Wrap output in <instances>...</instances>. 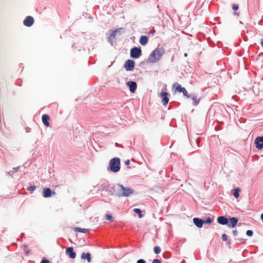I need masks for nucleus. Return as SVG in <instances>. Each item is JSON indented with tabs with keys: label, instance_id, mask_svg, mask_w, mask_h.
<instances>
[{
	"label": "nucleus",
	"instance_id": "72a5a7b5",
	"mask_svg": "<svg viewBox=\"0 0 263 263\" xmlns=\"http://www.w3.org/2000/svg\"><path fill=\"white\" fill-rule=\"evenodd\" d=\"M41 263H51V262L49 259L44 258L42 259Z\"/></svg>",
	"mask_w": 263,
	"mask_h": 263
},
{
	"label": "nucleus",
	"instance_id": "f3484780",
	"mask_svg": "<svg viewBox=\"0 0 263 263\" xmlns=\"http://www.w3.org/2000/svg\"><path fill=\"white\" fill-rule=\"evenodd\" d=\"M187 98H191L193 100V104L194 106L197 105L200 101V98H198L197 96L194 93H191L188 95Z\"/></svg>",
	"mask_w": 263,
	"mask_h": 263
},
{
	"label": "nucleus",
	"instance_id": "a18cd8bd",
	"mask_svg": "<svg viewBox=\"0 0 263 263\" xmlns=\"http://www.w3.org/2000/svg\"><path fill=\"white\" fill-rule=\"evenodd\" d=\"M184 57H186L187 56V53H185L184 54Z\"/></svg>",
	"mask_w": 263,
	"mask_h": 263
},
{
	"label": "nucleus",
	"instance_id": "6e6552de",
	"mask_svg": "<svg viewBox=\"0 0 263 263\" xmlns=\"http://www.w3.org/2000/svg\"><path fill=\"white\" fill-rule=\"evenodd\" d=\"M43 196L44 198H50L52 195H55L54 191H52L50 188L44 187L43 190Z\"/></svg>",
	"mask_w": 263,
	"mask_h": 263
},
{
	"label": "nucleus",
	"instance_id": "bb28decb",
	"mask_svg": "<svg viewBox=\"0 0 263 263\" xmlns=\"http://www.w3.org/2000/svg\"><path fill=\"white\" fill-rule=\"evenodd\" d=\"M203 224H210L212 222V219L210 217H208L206 219H203Z\"/></svg>",
	"mask_w": 263,
	"mask_h": 263
},
{
	"label": "nucleus",
	"instance_id": "c756f323",
	"mask_svg": "<svg viewBox=\"0 0 263 263\" xmlns=\"http://www.w3.org/2000/svg\"><path fill=\"white\" fill-rule=\"evenodd\" d=\"M36 189V186L34 185L29 186L27 187V190L28 191H34Z\"/></svg>",
	"mask_w": 263,
	"mask_h": 263
},
{
	"label": "nucleus",
	"instance_id": "7ed1b4c3",
	"mask_svg": "<svg viewBox=\"0 0 263 263\" xmlns=\"http://www.w3.org/2000/svg\"><path fill=\"white\" fill-rule=\"evenodd\" d=\"M142 50L140 47H134L130 50V57L134 59H137L142 55Z\"/></svg>",
	"mask_w": 263,
	"mask_h": 263
},
{
	"label": "nucleus",
	"instance_id": "7c9ffc66",
	"mask_svg": "<svg viewBox=\"0 0 263 263\" xmlns=\"http://www.w3.org/2000/svg\"><path fill=\"white\" fill-rule=\"evenodd\" d=\"M246 235L249 236V237H251L253 236V232L252 230H247L246 231Z\"/></svg>",
	"mask_w": 263,
	"mask_h": 263
},
{
	"label": "nucleus",
	"instance_id": "b1692460",
	"mask_svg": "<svg viewBox=\"0 0 263 263\" xmlns=\"http://www.w3.org/2000/svg\"><path fill=\"white\" fill-rule=\"evenodd\" d=\"M74 230L76 232H81V233H85L88 232V231H89L88 229H83V228H79V227L75 228Z\"/></svg>",
	"mask_w": 263,
	"mask_h": 263
},
{
	"label": "nucleus",
	"instance_id": "a19ab883",
	"mask_svg": "<svg viewBox=\"0 0 263 263\" xmlns=\"http://www.w3.org/2000/svg\"><path fill=\"white\" fill-rule=\"evenodd\" d=\"M30 252V250H27L25 251V253L26 255H28Z\"/></svg>",
	"mask_w": 263,
	"mask_h": 263
},
{
	"label": "nucleus",
	"instance_id": "f704fd0d",
	"mask_svg": "<svg viewBox=\"0 0 263 263\" xmlns=\"http://www.w3.org/2000/svg\"><path fill=\"white\" fill-rule=\"evenodd\" d=\"M232 8L234 11H236L239 8V6L237 4H233L232 6Z\"/></svg>",
	"mask_w": 263,
	"mask_h": 263
},
{
	"label": "nucleus",
	"instance_id": "58836bf2",
	"mask_svg": "<svg viewBox=\"0 0 263 263\" xmlns=\"http://www.w3.org/2000/svg\"><path fill=\"white\" fill-rule=\"evenodd\" d=\"M237 240L241 242H245L246 241V239L243 238H238Z\"/></svg>",
	"mask_w": 263,
	"mask_h": 263
},
{
	"label": "nucleus",
	"instance_id": "de8ad7c7",
	"mask_svg": "<svg viewBox=\"0 0 263 263\" xmlns=\"http://www.w3.org/2000/svg\"><path fill=\"white\" fill-rule=\"evenodd\" d=\"M21 235H22V236H24V233H22L21 234Z\"/></svg>",
	"mask_w": 263,
	"mask_h": 263
},
{
	"label": "nucleus",
	"instance_id": "09e8293b",
	"mask_svg": "<svg viewBox=\"0 0 263 263\" xmlns=\"http://www.w3.org/2000/svg\"><path fill=\"white\" fill-rule=\"evenodd\" d=\"M12 244H13V245H16V243H13Z\"/></svg>",
	"mask_w": 263,
	"mask_h": 263
},
{
	"label": "nucleus",
	"instance_id": "5701e85b",
	"mask_svg": "<svg viewBox=\"0 0 263 263\" xmlns=\"http://www.w3.org/2000/svg\"><path fill=\"white\" fill-rule=\"evenodd\" d=\"M241 190L239 187H236L234 189L233 196L235 198H238L239 197V192Z\"/></svg>",
	"mask_w": 263,
	"mask_h": 263
},
{
	"label": "nucleus",
	"instance_id": "a878e982",
	"mask_svg": "<svg viewBox=\"0 0 263 263\" xmlns=\"http://www.w3.org/2000/svg\"><path fill=\"white\" fill-rule=\"evenodd\" d=\"M133 211L138 214L139 218H141L143 217V215L142 214V211L140 209L135 208L133 210Z\"/></svg>",
	"mask_w": 263,
	"mask_h": 263
},
{
	"label": "nucleus",
	"instance_id": "c03bdc74",
	"mask_svg": "<svg viewBox=\"0 0 263 263\" xmlns=\"http://www.w3.org/2000/svg\"><path fill=\"white\" fill-rule=\"evenodd\" d=\"M27 246H28L26 244H24V245H22V247H25V248H27Z\"/></svg>",
	"mask_w": 263,
	"mask_h": 263
},
{
	"label": "nucleus",
	"instance_id": "1a4fd4ad",
	"mask_svg": "<svg viewBox=\"0 0 263 263\" xmlns=\"http://www.w3.org/2000/svg\"><path fill=\"white\" fill-rule=\"evenodd\" d=\"M160 96L162 99V103L163 105H166L169 102V96L170 94L167 92L162 91L160 93Z\"/></svg>",
	"mask_w": 263,
	"mask_h": 263
},
{
	"label": "nucleus",
	"instance_id": "423d86ee",
	"mask_svg": "<svg viewBox=\"0 0 263 263\" xmlns=\"http://www.w3.org/2000/svg\"><path fill=\"white\" fill-rule=\"evenodd\" d=\"M122 197H128L134 193V190L129 187H125L121 184Z\"/></svg>",
	"mask_w": 263,
	"mask_h": 263
},
{
	"label": "nucleus",
	"instance_id": "9d476101",
	"mask_svg": "<svg viewBox=\"0 0 263 263\" xmlns=\"http://www.w3.org/2000/svg\"><path fill=\"white\" fill-rule=\"evenodd\" d=\"M256 147L258 149H261L263 148V136L257 137L254 141Z\"/></svg>",
	"mask_w": 263,
	"mask_h": 263
},
{
	"label": "nucleus",
	"instance_id": "cd10ccee",
	"mask_svg": "<svg viewBox=\"0 0 263 263\" xmlns=\"http://www.w3.org/2000/svg\"><path fill=\"white\" fill-rule=\"evenodd\" d=\"M154 251L156 254H158L161 252V248L160 247L156 246L154 248Z\"/></svg>",
	"mask_w": 263,
	"mask_h": 263
},
{
	"label": "nucleus",
	"instance_id": "ea45409f",
	"mask_svg": "<svg viewBox=\"0 0 263 263\" xmlns=\"http://www.w3.org/2000/svg\"><path fill=\"white\" fill-rule=\"evenodd\" d=\"M125 164L126 165H128L130 164V161H129V160H126L125 161Z\"/></svg>",
	"mask_w": 263,
	"mask_h": 263
},
{
	"label": "nucleus",
	"instance_id": "e433bc0d",
	"mask_svg": "<svg viewBox=\"0 0 263 263\" xmlns=\"http://www.w3.org/2000/svg\"><path fill=\"white\" fill-rule=\"evenodd\" d=\"M161 260L158 259H154L152 261V263H161Z\"/></svg>",
	"mask_w": 263,
	"mask_h": 263
},
{
	"label": "nucleus",
	"instance_id": "49530a36",
	"mask_svg": "<svg viewBox=\"0 0 263 263\" xmlns=\"http://www.w3.org/2000/svg\"><path fill=\"white\" fill-rule=\"evenodd\" d=\"M234 15H237V12H235L234 13Z\"/></svg>",
	"mask_w": 263,
	"mask_h": 263
},
{
	"label": "nucleus",
	"instance_id": "c9c22d12",
	"mask_svg": "<svg viewBox=\"0 0 263 263\" xmlns=\"http://www.w3.org/2000/svg\"><path fill=\"white\" fill-rule=\"evenodd\" d=\"M137 263H146V261L143 259H139L137 261Z\"/></svg>",
	"mask_w": 263,
	"mask_h": 263
},
{
	"label": "nucleus",
	"instance_id": "f03ea898",
	"mask_svg": "<svg viewBox=\"0 0 263 263\" xmlns=\"http://www.w3.org/2000/svg\"><path fill=\"white\" fill-rule=\"evenodd\" d=\"M120 159L115 157L110 160L108 170L113 173H117L120 171Z\"/></svg>",
	"mask_w": 263,
	"mask_h": 263
},
{
	"label": "nucleus",
	"instance_id": "0eeeda50",
	"mask_svg": "<svg viewBox=\"0 0 263 263\" xmlns=\"http://www.w3.org/2000/svg\"><path fill=\"white\" fill-rule=\"evenodd\" d=\"M173 86H176L175 87V91H177L179 92H182L184 96H185L186 97H188V95L189 94L187 93V91H186V89L184 87H182V86L180 84L176 83V84H174Z\"/></svg>",
	"mask_w": 263,
	"mask_h": 263
},
{
	"label": "nucleus",
	"instance_id": "dca6fc26",
	"mask_svg": "<svg viewBox=\"0 0 263 263\" xmlns=\"http://www.w3.org/2000/svg\"><path fill=\"white\" fill-rule=\"evenodd\" d=\"M217 221L220 224L227 226L229 222V218L223 216H220L217 217Z\"/></svg>",
	"mask_w": 263,
	"mask_h": 263
},
{
	"label": "nucleus",
	"instance_id": "79ce46f5",
	"mask_svg": "<svg viewBox=\"0 0 263 263\" xmlns=\"http://www.w3.org/2000/svg\"><path fill=\"white\" fill-rule=\"evenodd\" d=\"M199 138H197V139H196V142H197V146H198V147H200V146H199Z\"/></svg>",
	"mask_w": 263,
	"mask_h": 263
},
{
	"label": "nucleus",
	"instance_id": "39448f33",
	"mask_svg": "<svg viewBox=\"0 0 263 263\" xmlns=\"http://www.w3.org/2000/svg\"><path fill=\"white\" fill-rule=\"evenodd\" d=\"M135 61L133 60L128 59L124 63V67L126 71H132L135 67Z\"/></svg>",
	"mask_w": 263,
	"mask_h": 263
},
{
	"label": "nucleus",
	"instance_id": "f8f14e48",
	"mask_svg": "<svg viewBox=\"0 0 263 263\" xmlns=\"http://www.w3.org/2000/svg\"><path fill=\"white\" fill-rule=\"evenodd\" d=\"M65 254L71 259H74L76 257V253L74 251L73 248L72 247H68L66 248Z\"/></svg>",
	"mask_w": 263,
	"mask_h": 263
},
{
	"label": "nucleus",
	"instance_id": "20e7f679",
	"mask_svg": "<svg viewBox=\"0 0 263 263\" xmlns=\"http://www.w3.org/2000/svg\"><path fill=\"white\" fill-rule=\"evenodd\" d=\"M121 184H116L113 186L110 187V191L112 192V194H115L116 196L120 197H122L121 192Z\"/></svg>",
	"mask_w": 263,
	"mask_h": 263
},
{
	"label": "nucleus",
	"instance_id": "a211bd4d",
	"mask_svg": "<svg viewBox=\"0 0 263 263\" xmlns=\"http://www.w3.org/2000/svg\"><path fill=\"white\" fill-rule=\"evenodd\" d=\"M194 224L198 228H201L203 225V219L198 217H195L193 219Z\"/></svg>",
	"mask_w": 263,
	"mask_h": 263
},
{
	"label": "nucleus",
	"instance_id": "412c9836",
	"mask_svg": "<svg viewBox=\"0 0 263 263\" xmlns=\"http://www.w3.org/2000/svg\"><path fill=\"white\" fill-rule=\"evenodd\" d=\"M81 258L82 259H87L88 262H90L91 261V254L89 252L82 253L81 254Z\"/></svg>",
	"mask_w": 263,
	"mask_h": 263
},
{
	"label": "nucleus",
	"instance_id": "37998d69",
	"mask_svg": "<svg viewBox=\"0 0 263 263\" xmlns=\"http://www.w3.org/2000/svg\"><path fill=\"white\" fill-rule=\"evenodd\" d=\"M260 218L261 219L262 222L263 223V213L261 214Z\"/></svg>",
	"mask_w": 263,
	"mask_h": 263
},
{
	"label": "nucleus",
	"instance_id": "ddd939ff",
	"mask_svg": "<svg viewBox=\"0 0 263 263\" xmlns=\"http://www.w3.org/2000/svg\"><path fill=\"white\" fill-rule=\"evenodd\" d=\"M34 22V18L31 16H27L24 20L23 24L26 27H31Z\"/></svg>",
	"mask_w": 263,
	"mask_h": 263
},
{
	"label": "nucleus",
	"instance_id": "473e14b6",
	"mask_svg": "<svg viewBox=\"0 0 263 263\" xmlns=\"http://www.w3.org/2000/svg\"><path fill=\"white\" fill-rule=\"evenodd\" d=\"M221 239L223 241H226L228 240V236L226 234H223L221 236Z\"/></svg>",
	"mask_w": 263,
	"mask_h": 263
},
{
	"label": "nucleus",
	"instance_id": "2eb2a0df",
	"mask_svg": "<svg viewBox=\"0 0 263 263\" xmlns=\"http://www.w3.org/2000/svg\"><path fill=\"white\" fill-rule=\"evenodd\" d=\"M111 31V34L107 36V41L112 46L113 45L114 43L115 42V36L117 35V30H110Z\"/></svg>",
	"mask_w": 263,
	"mask_h": 263
},
{
	"label": "nucleus",
	"instance_id": "2f4dec72",
	"mask_svg": "<svg viewBox=\"0 0 263 263\" xmlns=\"http://www.w3.org/2000/svg\"><path fill=\"white\" fill-rule=\"evenodd\" d=\"M163 257L165 259H168L170 257V254L168 252L163 253Z\"/></svg>",
	"mask_w": 263,
	"mask_h": 263
},
{
	"label": "nucleus",
	"instance_id": "4be33fe9",
	"mask_svg": "<svg viewBox=\"0 0 263 263\" xmlns=\"http://www.w3.org/2000/svg\"><path fill=\"white\" fill-rule=\"evenodd\" d=\"M20 168V166H17L16 167H13L11 170L8 172L7 173L9 175L12 176L13 174L18 171Z\"/></svg>",
	"mask_w": 263,
	"mask_h": 263
},
{
	"label": "nucleus",
	"instance_id": "f257e3e1",
	"mask_svg": "<svg viewBox=\"0 0 263 263\" xmlns=\"http://www.w3.org/2000/svg\"><path fill=\"white\" fill-rule=\"evenodd\" d=\"M165 50L163 47L157 48L149 54L147 62L150 63H154L158 62L164 54Z\"/></svg>",
	"mask_w": 263,
	"mask_h": 263
},
{
	"label": "nucleus",
	"instance_id": "6ab92c4d",
	"mask_svg": "<svg viewBox=\"0 0 263 263\" xmlns=\"http://www.w3.org/2000/svg\"><path fill=\"white\" fill-rule=\"evenodd\" d=\"M42 120L43 124L47 127L49 126L50 123L49 122L50 120V117L49 115L44 114L42 117Z\"/></svg>",
	"mask_w": 263,
	"mask_h": 263
},
{
	"label": "nucleus",
	"instance_id": "393cba45",
	"mask_svg": "<svg viewBox=\"0 0 263 263\" xmlns=\"http://www.w3.org/2000/svg\"><path fill=\"white\" fill-rule=\"evenodd\" d=\"M115 30H117V34L118 35L123 34L125 32V29L124 28H122V27L117 28V29H115Z\"/></svg>",
	"mask_w": 263,
	"mask_h": 263
},
{
	"label": "nucleus",
	"instance_id": "8fccbe9b",
	"mask_svg": "<svg viewBox=\"0 0 263 263\" xmlns=\"http://www.w3.org/2000/svg\"><path fill=\"white\" fill-rule=\"evenodd\" d=\"M157 8H158V9L159 8V5H158V6H157Z\"/></svg>",
	"mask_w": 263,
	"mask_h": 263
},
{
	"label": "nucleus",
	"instance_id": "9b49d317",
	"mask_svg": "<svg viewBox=\"0 0 263 263\" xmlns=\"http://www.w3.org/2000/svg\"><path fill=\"white\" fill-rule=\"evenodd\" d=\"M126 85L129 87L132 93H134L137 88V84L136 82L129 81L126 82Z\"/></svg>",
	"mask_w": 263,
	"mask_h": 263
},
{
	"label": "nucleus",
	"instance_id": "4c0bfd02",
	"mask_svg": "<svg viewBox=\"0 0 263 263\" xmlns=\"http://www.w3.org/2000/svg\"><path fill=\"white\" fill-rule=\"evenodd\" d=\"M233 234L235 236H236L237 235H238V232L237 230H233Z\"/></svg>",
	"mask_w": 263,
	"mask_h": 263
},
{
	"label": "nucleus",
	"instance_id": "aec40b11",
	"mask_svg": "<svg viewBox=\"0 0 263 263\" xmlns=\"http://www.w3.org/2000/svg\"><path fill=\"white\" fill-rule=\"evenodd\" d=\"M148 42V37L146 35H142L139 39V43L142 46L146 45Z\"/></svg>",
	"mask_w": 263,
	"mask_h": 263
},
{
	"label": "nucleus",
	"instance_id": "c85d7f7f",
	"mask_svg": "<svg viewBox=\"0 0 263 263\" xmlns=\"http://www.w3.org/2000/svg\"><path fill=\"white\" fill-rule=\"evenodd\" d=\"M106 218L107 220L110 221H113L114 220V218H113L112 215H111L110 214H106Z\"/></svg>",
	"mask_w": 263,
	"mask_h": 263
},
{
	"label": "nucleus",
	"instance_id": "4468645a",
	"mask_svg": "<svg viewBox=\"0 0 263 263\" xmlns=\"http://www.w3.org/2000/svg\"><path fill=\"white\" fill-rule=\"evenodd\" d=\"M238 221V219L237 217H231V218H229V222H228V224H227V226L229 228H233L236 226Z\"/></svg>",
	"mask_w": 263,
	"mask_h": 263
}]
</instances>
